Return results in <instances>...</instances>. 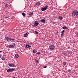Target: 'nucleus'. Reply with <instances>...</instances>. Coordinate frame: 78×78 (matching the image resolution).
Listing matches in <instances>:
<instances>
[{"label":"nucleus","instance_id":"29","mask_svg":"<svg viewBox=\"0 0 78 78\" xmlns=\"http://www.w3.org/2000/svg\"><path fill=\"white\" fill-rule=\"evenodd\" d=\"M12 44V45H13L15 46V45H16V44L15 43H13Z\"/></svg>","mask_w":78,"mask_h":78},{"label":"nucleus","instance_id":"26","mask_svg":"<svg viewBox=\"0 0 78 78\" xmlns=\"http://www.w3.org/2000/svg\"><path fill=\"white\" fill-rule=\"evenodd\" d=\"M9 6V5H8V4H6L5 5V7H8V6Z\"/></svg>","mask_w":78,"mask_h":78},{"label":"nucleus","instance_id":"11","mask_svg":"<svg viewBox=\"0 0 78 78\" xmlns=\"http://www.w3.org/2000/svg\"><path fill=\"white\" fill-rule=\"evenodd\" d=\"M14 58L16 59H17L19 58V55L18 54H16L15 55Z\"/></svg>","mask_w":78,"mask_h":78},{"label":"nucleus","instance_id":"14","mask_svg":"<svg viewBox=\"0 0 78 78\" xmlns=\"http://www.w3.org/2000/svg\"><path fill=\"white\" fill-rule=\"evenodd\" d=\"M62 29H63V30H66V29H67V27H66V26L63 27H62Z\"/></svg>","mask_w":78,"mask_h":78},{"label":"nucleus","instance_id":"6","mask_svg":"<svg viewBox=\"0 0 78 78\" xmlns=\"http://www.w3.org/2000/svg\"><path fill=\"white\" fill-rule=\"evenodd\" d=\"M39 22H42L43 23H45L46 22L45 20L43 19L41 20L40 21H39Z\"/></svg>","mask_w":78,"mask_h":78},{"label":"nucleus","instance_id":"3","mask_svg":"<svg viewBox=\"0 0 78 78\" xmlns=\"http://www.w3.org/2000/svg\"><path fill=\"white\" fill-rule=\"evenodd\" d=\"M38 22H39L37 21H36L34 22V27H37V26L39 25V23Z\"/></svg>","mask_w":78,"mask_h":78},{"label":"nucleus","instance_id":"8","mask_svg":"<svg viewBox=\"0 0 78 78\" xmlns=\"http://www.w3.org/2000/svg\"><path fill=\"white\" fill-rule=\"evenodd\" d=\"M8 66L10 67H14V64L12 63H9L8 64Z\"/></svg>","mask_w":78,"mask_h":78},{"label":"nucleus","instance_id":"27","mask_svg":"<svg viewBox=\"0 0 78 78\" xmlns=\"http://www.w3.org/2000/svg\"><path fill=\"white\" fill-rule=\"evenodd\" d=\"M37 55H40V54H41V53L38 52L37 53Z\"/></svg>","mask_w":78,"mask_h":78},{"label":"nucleus","instance_id":"33","mask_svg":"<svg viewBox=\"0 0 78 78\" xmlns=\"http://www.w3.org/2000/svg\"><path fill=\"white\" fill-rule=\"evenodd\" d=\"M2 57V56H1V54H0V58Z\"/></svg>","mask_w":78,"mask_h":78},{"label":"nucleus","instance_id":"12","mask_svg":"<svg viewBox=\"0 0 78 78\" xmlns=\"http://www.w3.org/2000/svg\"><path fill=\"white\" fill-rule=\"evenodd\" d=\"M33 14H34L33 12H29V13L28 14L29 16H31V15H33Z\"/></svg>","mask_w":78,"mask_h":78},{"label":"nucleus","instance_id":"25","mask_svg":"<svg viewBox=\"0 0 78 78\" xmlns=\"http://www.w3.org/2000/svg\"><path fill=\"white\" fill-rule=\"evenodd\" d=\"M34 32H35V33H36V34H39V32H38L37 31H35Z\"/></svg>","mask_w":78,"mask_h":78},{"label":"nucleus","instance_id":"35","mask_svg":"<svg viewBox=\"0 0 78 78\" xmlns=\"http://www.w3.org/2000/svg\"><path fill=\"white\" fill-rule=\"evenodd\" d=\"M77 37H78V33H77Z\"/></svg>","mask_w":78,"mask_h":78},{"label":"nucleus","instance_id":"16","mask_svg":"<svg viewBox=\"0 0 78 78\" xmlns=\"http://www.w3.org/2000/svg\"><path fill=\"white\" fill-rule=\"evenodd\" d=\"M24 37H27V36H28V34H24Z\"/></svg>","mask_w":78,"mask_h":78},{"label":"nucleus","instance_id":"19","mask_svg":"<svg viewBox=\"0 0 78 78\" xmlns=\"http://www.w3.org/2000/svg\"><path fill=\"white\" fill-rule=\"evenodd\" d=\"M59 19L60 20H62L63 19L62 17V16H59Z\"/></svg>","mask_w":78,"mask_h":78},{"label":"nucleus","instance_id":"18","mask_svg":"<svg viewBox=\"0 0 78 78\" xmlns=\"http://www.w3.org/2000/svg\"><path fill=\"white\" fill-rule=\"evenodd\" d=\"M22 15L23 16V17H25V13H22Z\"/></svg>","mask_w":78,"mask_h":78},{"label":"nucleus","instance_id":"5","mask_svg":"<svg viewBox=\"0 0 78 78\" xmlns=\"http://www.w3.org/2000/svg\"><path fill=\"white\" fill-rule=\"evenodd\" d=\"M8 47L9 48H14L15 47V45H9L8 46Z\"/></svg>","mask_w":78,"mask_h":78},{"label":"nucleus","instance_id":"13","mask_svg":"<svg viewBox=\"0 0 78 78\" xmlns=\"http://www.w3.org/2000/svg\"><path fill=\"white\" fill-rule=\"evenodd\" d=\"M37 52V51L36 50L34 49L33 50V53H34L35 54V53H36Z\"/></svg>","mask_w":78,"mask_h":78},{"label":"nucleus","instance_id":"1","mask_svg":"<svg viewBox=\"0 0 78 78\" xmlns=\"http://www.w3.org/2000/svg\"><path fill=\"white\" fill-rule=\"evenodd\" d=\"M48 8V5H46L44 7L42 8L41 9L42 11H45Z\"/></svg>","mask_w":78,"mask_h":78},{"label":"nucleus","instance_id":"22","mask_svg":"<svg viewBox=\"0 0 78 78\" xmlns=\"http://www.w3.org/2000/svg\"><path fill=\"white\" fill-rule=\"evenodd\" d=\"M66 62H63L62 63L63 65H64V66H66Z\"/></svg>","mask_w":78,"mask_h":78},{"label":"nucleus","instance_id":"7","mask_svg":"<svg viewBox=\"0 0 78 78\" xmlns=\"http://www.w3.org/2000/svg\"><path fill=\"white\" fill-rule=\"evenodd\" d=\"M64 32H65V30H63V31H62V34L61 35V37H63V36H64Z\"/></svg>","mask_w":78,"mask_h":78},{"label":"nucleus","instance_id":"2","mask_svg":"<svg viewBox=\"0 0 78 78\" xmlns=\"http://www.w3.org/2000/svg\"><path fill=\"white\" fill-rule=\"evenodd\" d=\"M49 48L50 50H53L55 48V46L53 44H50L49 46Z\"/></svg>","mask_w":78,"mask_h":78},{"label":"nucleus","instance_id":"10","mask_svg":"<svg viewBox=\"0 0 78 78\" xmlns=\"http://www.w3.org/2000/svg\"><path fill=\"white\" fill-rule=\"evenodd\" d=\"M36 4L37 6H40L41 5V3L40 2H37Z\"/></svg>","mask_w":78,"mask_h":78},{"label":"nucleus","instance_id":"37","mask_svg":"<svg viewBox=\"0 0 78 78\" xmlns=\"http://www.w3.org/2000/svg\"><path fill=\"white\" fill-rule=\"evenodd\" d=\"M70 70H69V71H68V72H70Z\"/></svg>","mask_w":78,"mask_h":78},{"label":"nucleus","instance_id":"20","mask_svg":"<svg viewBox=\"0 0 78 78\" xmlns=\"http://www.w3.org/2000/svg\"><path fill=\"white\" fill-rule=\"evenodd\" d=\"M10 41H14V39H12V38H10Z\"/></svg>","mask_w":78,"mask_h":78},{"label":"nucleus","instance_id":"36","mask_svg":"<svg viewBox=\"0 0 78 78\" xmlns=\"http://www.w3.org/2000/svg\"><path fill=\"white\" fill-rule=\"evenodd\" d=\"M63 55H66V54L64 53V54H63Z\"/></svg>","mask_w":78,"mask_h":78},{"label":"nucleus","instance_id":"32","mask_svg":"<svg viewBox=\"0 0 78 78\" xmlns=\"http://www.w3.org/2000/svg\"><path fill=\"white\" fill-rule=\"evenodd\" d=\"M25 48H28V46H26L25 47Z\"/></svg>","mask_w":78,"mask_h":78},{"label":"nucleus","instance_id":"38","mask_svg":"<svg viewBox=\"0 0 78 78\" xmlns=\"http://www.w3.org/2000/svg\"><path fill=\"white\" fill-rule=\"evenodd\" d=\"M69 70H70V69H69Z\"/></svg>","mask_w":78,"mask_h":78},{"label":"nucleus","instance_id":"28","mask_svg":"<svg viewBox=\"0 0 78 78\" xmlns=\"http://www.w3.org/2000/svg\"><path fill=\"white\" fill-rule=\"evenodd\" d=\"M30 47H31V45H29V46H27V48H30Z\"/></svg>","mask_w":78,"mask_h":78},{"label":"nucleus","instance_id":"23","mask_svg":"<svg viewBox=\"0 0 78 78\" xmlns=\"http://www.w3.org/2000/svg\"><path fill=\"white\" fill-rule=\"evenodd\" d=\"M1 59H2L3 61H5V59H6V58H4L3 57L2 58H1Z\"/></svg>","mask_w":78,"mask_h":78},{"label":"nucleus","instance_id":"34","mask_svg":"<svg viewBox=\"0 0 78 78\" xmlns=\"http://www.w3.org/2000/svg\"><path fill=\"white\" fill-rule=\"evenodd\" d=\"M12 78H16V77H12Z\"/></svg>","mask_w":78,"mask_h":78},{"label":"nucleus","instance_id":"39","mask_svg":"<svg viewBox=\"0 0 78 78\" xmlns=\"http://www.w3.org/2000/svg\"><path fill=\"white\" fill-rule=\"evenodd\" d=\"M0 52H2V51H0Z\"/></svg>","mask_w":78,"mask_h":78},{"label":"nucleus","instance_id":"21","mask_svg":"<svg viewBox=\"0 0 78 78\" xmlns=\"http://www.w3.org/2000/svg\"><path fill=\"white\" fill-rule=\"evenodd\" d=\"M76 16L78 17V11L77 10L76 12Z\"/></svg>","mask_w":78,"mask_h":78},{"label":"nucleus","instance_id":"30","mask_svg":"<svg viewBox=\"0 0 78 78\" xmlns=\"http://www.w3.org/2000/svg\"><path fill=\"white\" fill-rule=\"evenodd\" d=\"M44 68H47V66H43Z\"/></svg>","mask_w":78,"mask_h":78},{"label":"nucleus","instance_id":"4","mask_svg":"<svg viewBox=\"0 0 78 78\" xmlns=\"http://www.w3.org/2000/svg\"><path fill=\"white\" fill-rule=\"evenodd\" d=\"M76 11L77 10H75L73 12H72V16H75V15H76Z\"/></svg>","mask_w":78,"mask_h":78},{"label":"nucleus","instance_id":"15","mask_svg":"<svg viewBox=\"0 0 78 78\" xmlns=\"http://www.w3.org/2000/svg\"><path fill=\"white\" fill-rule=\"evenodd\" d=\"M10 72H13L14 70V68H12V69H10Z\"/></svg>","mask_w":78,"mask_h":78},{"label":"nucleus","instance_id":"17","mask_svg":"<svg viewBox=\"0 0 78 78\" xmlns=\"http://www.w3.org/2000/svg\"><path fill=\"white\" fill-rule=\"evenodd\" d=\"M7 72H11V70L10 69H7Z\"/></svg>","mask_w":78,"mask_h":78},{"label":"nucleus","instance_id":"31","mask_svg":"<svg viewBox=\"0 0 78 78\" xmlns=\"http://www.w3.org/2000/svg\"><path fill=\"white\" fill-rule=\"evenodd\" d=\"M26 46L28 47V46H29V44H26Z\"/></svg>","mask_w":78,"mask_h":78},{"label":"nucleus","instance_id":"24","mask_svg":"<svg viewBox=\"0 0 78 78\" xmlns=\"http://www.w3.org/2000/svg\"><path fill=\"white\" fill-rule=\"evenodd\" d=\"M36 64H38V63H39V61H38L37 60H36Z\"/></svg>","mask_w":78,"mask_h":78},{"label":"nucleus","instance_id":"9","mask_svg":"<svg viewBox=\"0 0 78 78\" xmlns=\"http://www.w3.org/2000/svg\"><path fill=\"white\" fill-rule=\"evenodd\" d=\"M10 38H11L10 37H5L6 40L7 41H10Z\"/></svg>","mask_w":78,"mask_h":78}]
</instances>
